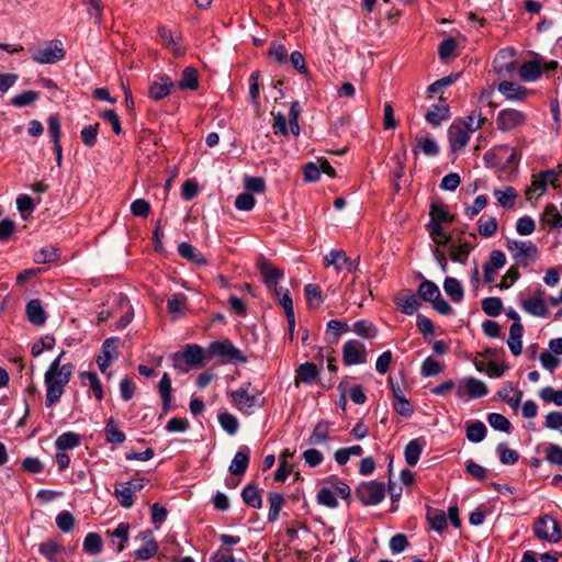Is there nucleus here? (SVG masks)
Masks as SVG:
<instances>
[{
    "instance_id": "nucleus-3",
    "label": "nucleus",
    "mask_w": 562,
    "mask_h": 562,
    "mask_svg": "<svg viewBox=\"0 0 562 562\" xmlns=\"http://www.w3.org/2000/svg\"><path fill=\"white\" fill-rule=\"evenodd\" d=\"M506 247L518 266L527 267L538 258V247L531 240L508 239Z\"/></svg>"
},
{
    "instance_id": "nucleus-2",
    "label": "nucleus",
    "mask_w": 562,
    "mask_h": 562,
    "mask_svg": "<svg viewBox=\"0 0 562 562\" xmlns=\"http://www.w3.org/2000/svg\"><path fill=\"white\" fill-rule=\"evenodd\" d=\"M234 405L244 414H251L255 409L265 404L261 393L251 387L250 383L241 385L239 389L229 393Z\"/></svg>"
},
{
    "instance_id": "nucleus-60",
    "label": "nucleus",
    "mask_w": 562,
    "mask_h": 562,
    "mask_svg": "<svg viewBox=\"0 0 562 562\" xmlns=\"http://www.w3.org/2000/svg\"><path fill=\"white\" fill-rule=\"evenodd\" d=\"M58 258V250L57 248L49 246L42 248L40 251H37L34 255V261L36 263H47V262H54Z\"/></svg>"
},
{
    "instance_id": "nucleus-24",
    "label": "nucleus",
    "mask_w": 562,
    "mask_h": 562,
    "mask_svg": "<svg viewBox=\"0 0 562 562\" xmlns=\"http://www.w3.org/2000/svg\"><path fill=\"white\" fill-rule=\"evenodd\" d=\"M249 453L250 450L248 447H241L236 454L234 456L232 463L229 465V472L234 475H241L246 472L249 464Z\"/></svg>"
},
{
    "instance_id": "nucleus-29",
    "label": "nucleus",
    "mask_w": 562,
    "mask_h": 562,
    "mask_svg": "<svg viewBox=\"0 0 562 562\" xmlns=\"http://www.w3.org/2000/svg\"><path fill=\"white\" fill-rule=\"evenodd\" d=\"M330 426L331 425L328 422H318L308 438V443L311 446L327 443V439L330 432Z\"/></svg>"
},
{
    "instance_id": "nucleus-59",
    "label": "nucleus",
    "mask_w": 562,
    "mask_h": 562,
    "mask_svg": "<svg viewBox=\"0 0 562 562\" xmlns=\"http://www.w3.org/2000/svg\"><path fill=\"white\" fill-rule=\"evenodd\" d=\"M317 502L321 505L327 506L329 508H335L338 505L335 492L327 486H324L318 491Z\"/></svg>"
},
{
    "instance_id": "nucleus-52",
    "label": "nucleus",
    "mask_w": 562,
    "mask_h": 562,
    "mask_svg": "<svg viewBox=\"0 0 562 562\" xmlns=\"http://www.w3.org/2000/svg\"><path fill=\"white\" fill-rule=\"evenodd\" d=\"M38 92L34 90L24 91L11 99V104L16 108H23L34 103L38 99Z\"/></svg>"
},
{
    "instance_id": "nucleus-14",
    "label": "nucleus",
    "mask_w": 562,
    "mask_h": 562,
    "mask_svg": "<svg viewBox=\"0 0 562 562\" xmlns=\"http://www.w3.org/2000/svg\"><path fill=\"white\" fill-rule=\"evenodd\" d=\"M184 361L192 367H203L210 361L209 348L204 350L199 345H188L182 353Z\"/></svg>"
},
{
    "instance_id": "nucleus-6",
    "label": "nucleus",
    "mask_w": 562,
    "mask_h": 562,
    "mask_svg": "<svg viewBox=\"0 0 562 562\" xmlns=\"http://www.w3.org/2000/svg\"><path fill=\"white\" fill-rule=\"evenodd\" d=\"M359 501L366 506L380 504L385 497L384 484L376 481L361 483L357 491Z\"/></svg>"
},
{
    "instance_id": "nucleus-9",
    "label": "nucleus",
    "mask_w": 562,
    "mask_h": 562,
    "mask_svg": "<svg viewBox=\"0 0 562 562\" xmlns=\"http://www.w3.org/2000/svg\"><path fill=\"white\" fill-rule=\"evenodd\" d=\"M342 360L346 366L364 363L367 361V349L358 340H349L342 347Z\"/></svg>"
},
{
    "instance_id": "nucleus-11",
    "label": "nucleus",
    "mask_w": 562,
    "mask_h": 562,
    "mask_svg": "<svg viewBox=\"0 0 562 562\" xmlns=\"http://www.w3.org/2000/svg\"><path fill=\"white\" fill-rule=\"evenodd\" d=\"M494 68L499 75H510L516 69V56L513 49L505 48L494 58Z\"/></svg>"
},
{
    "instance_id": "nucleus-45",
    "label": "nucleus",
    "mask_w": 562,
    "mask_h": 562,
    "mask_svg": "<svg viewBox=\"0 0 562 562\" xmlns=\"http://www.w3.org/2000/svg\"><path fill=\"white\" fill-rule=\"evenodd\" d=\"M180 89L195 90L199 87L198 71L192 67H187L182 72V78L178 82Z\"/></svg>"
},
{
    "instance_id": "nucleus-46",
    "label": "nucleus",
    "mask_w": 562,
    "mask_h": 562,
    "mask_svg": "<svg viewBox=\"0 0 562 562\" xmlns=\"http://www.w3.org/2000/svg\"><path fill=\"white\" fill-rule=\"evenodd\" d=\"M178 251L181 257H183L192 262H195L199 265L206 263V259L201 254L196 252V249L188 243H181L178 246Z\"/></svg>"
},
{
    "instance_id": "nucleus-5",
    "label": "nucleus",
    "mask_w": 562,
    "mask_h": 562,
    "mask_svg": "<svg viewBox=\"0 0 562 562\" xmlns=\"http://www.w3.org/2000/svg\"><path fill=\"white\" fill-rule=\"evenodd\" d=\"M535 536L540 540L557 543L561 540L562 533L555 519L549 515L539 517L533 524Z\"/></svg>"
},
{
    "instance_id": "nucleus-1",
    "label": "nucleus",
    "mask_w": 562,
    "mask_h": 562,
    "mask_svg": "<svg viewBox=\"0 0 562 562\" xmlns=\"http://www.w3.org/2000/svg\"><path fill=\"white\" fill-rule=\"evenodd\" d=\"M63 351L49 366L45 373L46 406L58 402L64 393L65 386L69 383L74 367L71 363L61 366Z\"/></svg>"
},
{
    "instance_id": "nucleus-15",
    "label": "nucleus",
    "mask_w": 562,
    "mask_h": 562,
    "mask_svg": "<svg viewBox=\"0 0 562 562\" xmlns=\"http://www.w3.org/2000/svg\"><path fill=\"white\" fill-rule=\"evenodd\" d=\"M415 157L418 154H423L427 157H437L440 153V147L435 138L429 136H417L415 138V145L412 149Z\"/></svg>"
},
{
    "instance_id": "nucleus-34",
    "label": "nucleus",
    "mask_w": 562,
    "mask_h": 562,
    "mask_svg": "<svg viewBox=\"0 0 562 562\" xmlns=\"http://www.w3.org/2000/svg\"><path fill=\"white\" fill-rule=\"evenodd\" d=\"M541 72V60L538 59L525 63L519 69L520 78L525 81H535Z\"/></svg>"
},
{
    "instance_id": "nucleus-19",
    "label": "nucleus",
    "mask_w": 562,
    "mask_h": 562,
    "mask_svg": "<svg viewBox=\"0 0 562 562\" xmlns=\"http://www.w3.org/2000/svg\"><path fill=\"white\" fill-rule=\"evenodd\" d=\"M394 303L407 315H412L420 306L417 296L408 290L398 292L394 297Z\"/></svg>"
},
{
    "instance_id": "nucleus-18",
    "label": "nucleus",
    "mask_w": 562,
    "mask_h": 562,
    "mask_svg": "<svg viewBox=\"0 0 562 562\" xmlns=\"http://www.w3.org/2000/svg\"><path fill=\"white\" fill-rule=\"evenodd\" d=\"M319 371L312 362L302 363L295 370L294 385L297 387L300 383L313 384L317 381Z\"/></svg>"
},
{
    "instance_id": "nucleus-8",
    "label": "nucleus",
    "mask_w": 562,
    "mask_h": 562,
    "mask_svg": "<svg viewBox=\"0 0 562 562\" xmlns=\"http://www.w3.org/2000/svg\"><path fill=\"white\" fill-rule=\"evenodd\" d=\"M65 57L63 44L59 41L47 43L44 47L37 49L32 59L38 64H55Z\"/></svg>"
},
{
    "instance_id": "nucleus-51",
    "label": "nucleus",
    "mask_w": 562,
    "mask_h": 562,
    "mask_svg": "<svg viewBox=\"0 0 562 562\" xmlns=\"http://www.w3.org/2000/svg\"><path fill=\"white\" fill-rule=\"evenodd\" d=\"M442 370L443 366L439 361L435 360L431 357H428L424 360L422 364L420 373L423 376H435L441 373Z\"/></svg>"
},
{
    "instance_id": "nucleus-49",
    "label": "nucleus",
    "mask_w": 562,
    "mask_h": 562,
    "mask_svg": "<svg viewBox=\"0 0 562 562\" xmlns=\"http://www.w3.org/2000/svg\"><path fill=\"white\" fill-rule=\"evenodd\" d=\"M427 520L431 528L438 532L443 531L447 528V518L442 512L436 509H428Z\"/></svg>"
},
{
    "instance_id": "nucleus-33",
    "label": "nucleus",
    "mask_w": 562,
    "mask_h": 562,
    "mask_svg": "<svg viewBox=\"0 0 562 562\" xmlns=\"http://www.w3.org/2000/svg\"><path fill=\"white\" fill-rule=\"evenodd\" d=\"M424 449V442L420 439L411 440L404 450L405 461L408 465L414 467L417 464Z\"/></svg>"
},
{
    "instance_id": "nucleus-30",
    "label": "nucleus",
    "mask_w": 562,
    "mask_h": 562,
    "mask_svg": "<svg viewBox=\"0 0 562 562\" xmlns=\"http://www.w3.org/2000/svg\"><path fill=\"white\" fill-rule=\"evenodd\" d=\"M494 198L498 204L505 209H513L515 206L518 193L514 187H506L505 189H496L493 192Z\"/></svg>"
},
{
    "instance_id": "nucleus-43",
    "label": "nucleus",
    "mask_w": 562,
    "mask_h": 562,
    "mask_svg": "<svg viewBox=\"0 0 562 562\" xmlns=\"http://www.w3.org/2000/svg\"><path fill=\"white\" fill-rule=\"evenodd\" d=\"M352 330L359 337L372 339L378 335V328L369 321H358L353 324Z\"/></svg>"
},
{
    "instance_id": "nucleus-47",
    "label": "nucleus",
    "mask_w": 562,
    "mask_h": 562,
    "mask_svg": "<svg viewBox=\"0 0 562 562\" xmlns=\"http://www.w3.org/2000/svg\"><path fill=\"white\" fill-rule=\"evenodd\" d=\"M486 435V427L482 422H472L467 427V438L472 442H481Z\"/></svg>"
},
{
    "instance_id": "nucleus-62",
    "label": "nucleus",
    "mask_w": 562,
    "mask_h": 562,
    "mask_svg": "<svg viewBox=\"0 0 562 562\" xmlns=\"http://www.w3.org/2000/svg\"><path fill=\"white\" fill-rule=\"evenodd\" d=\"M488 424L496 430L508 432L510 429V422L498 413H491L487 416Z\"/></svg>"
},
{
    "instance_id": "nucleus-56",
    "label": "nucleus",
    "mask_w": 562,
    "mask_h": 562,
    "mask_svg": "<svg viewBox=\"0 0 562 562\" xmlns=\"http://www.w3.org/2000/svg\"><path fill=\"white\" fill-rule=\"evenodd\" d=\"M104 431L111 443H122L125 440V435L115 426L113 418L108 420Z\"/></svg>"
},
{
    "instance_id": "nucleus-7",
    "label": "nucleus",
    "mask_w": 562,
    "mask_h": 562,
    "mask_svg": "<svg viewBox=\"0 0 562 562\" xmlns=\"http://www.w3.org/2000/svg\"><path fill=\"white\" fill-rule=\"evenodd\" d=\"M527 115L525 112L516 109H503L497 113L496 125L502 132H510L519 126L525 125Z\"/></svg>"
},
{
    "instance_id": "nucleus-63",
    "label": "nucleus",
    "mask_w": 562,
    "mask_h": 562,
    "mask_svg": "<svg viewBox=\"0 0 562 562\" xmlns=\"http://www.w3.org/2000/svg\"><path fill=\"white\" fill-rule=\"evenodd\" d=\"M428 229L430 237L437 245H447L450 241V236L443 232L441 225L429 223Z\"/></svg>"
},
{
    "instance_id": "nucleus-37",
    "label": "nucleus",
    "mask_w": 562,
    "mask_h": 562,
    "mask_svg": "<svg viewBox=\"0 0 562 562\" xmlns=\"http://www.w3.org/2000/svg\"><path fill=\"white\" fill-rule=\"evenodd\" d=\"M130 483H121L114 490V495L117 498L119 503L125 507L130 508L133 505V490H131Z\"/></svg>"
},
{
    "instance_id": "nucleus-57",
    "label": "nucleus",
    "mask_w": 562,
    "mask_h": 562,
    "mask_svg": "<svg viewBox=\"0 0 562 562\" xmlns=\"http://www.w3.org/2000/svg\"><path fill=\"white\" fill-rule=\"evenodd\" d=\"M218 422H220V425L222 426V428L227 431L229 435H235L238 430V420L237 418L227 413V412H224V413H221L218 415Z\"/></svg>"
},
{
    "instance_id": "nucleus-31",
    "label": "nucleus",
    "mask_w": 562,
    "mask_h": 562,
    "mask_svg": "<svg viewBox=\"0 0 562 562\" xmlns=\"http://www.w3.org/2000/svg\"><path fill=\"white\" fill-rule=\"evenodd\" d=\"M522 325L520 323H513L509 328V338L507 340V345L513 352L514 356H518L522 350Z\"/></svg>"
},
{
    "instance_id": "nucleus-50",
    "label": "nucleus",
    "mask_w": 562,
    "mask_h": 562,
    "mask_svg": "<svg viewBox=\"0 0 562 562\" xmlns=\"http://www.w3.org/2000/svg\"><path fill=\"white\" fill-rule=\"evenodd\" d=\"M270 508L268 519L274 521L278 519L280 510L284 503V497L280 493H270L268 496Z\"/></svg>"
},
{
    "instance_id": "nucleus-61",
    "label": "nucleus",
    "mask_w": 562,
    "mask_h": 562,
    "mask_svg": "<svg viewBox=\"0 0 562 562\" xmlns=\"http://www.w3.org/2000/svg\"><path fill=\"white\" fill-rule=\"evenodd\" d=\"M304 292L310 306H319L323 302L322 292L318 285L308 283L305 285Z\"/></svg>"
},
{
    "instance_id": "nucleus-27",
    "label": "nucleus",
    "mask_w": 562,
    "mask_h": 562,
    "mask_svg": "<svg viewBox=\"0 0 562 562\" xmlns=\"http://www.w3.org/2000/svg\"><path fill=\"white\" fill-rule=\"evenodd\" d=\"M26 314L30 323L36 326H42L46 322V315L37 299L31 300L26 305Z\"/></svg>"
},
{
    "instance_id": "nucleus-36",
    "label": "nucleus",
    "mask_w": 562,
    "mask_h": 562,
    "mask_svg": "<svg viewBox=\"0 0 562 562\" xmlns=\"http://www.w3.org/2000/svg\"><path fill=\"white\" fill-rule=\"evenodd\" d=\"M449 119V108L447 105H434L426 113V121L432 126H439Z\"/></svg>"
},
{
    "instance_id": "nucleus-48",
    "label": "nucleus",
    "mask_w": 562,
    "mask_h": 562,
    "mask_svg": "<svg viewBox=\"0 0 562 562\" xmlns=\"http://www.w3.org/2000/svg\"><path fill=\"white\" fill-rule=\"evenodd\" d=\"M241 496L244 502L254 508H260L262 506V498L258 488L254 485H247L243 490Z\"/></svg>"
},
{
    "instance_id": "nucleus-16",
    "label": "nucleus",
    "mask_w": 562,
    "mask_h": 562,
    "mask_svg": "<svg viewBox=\"0 0 562 562\" xmlns=\"http://www.w3.org/2000/svg\"><path fill=\"white\" fill-rule=\"evenodd\" d=\"M117 338H108L102 345L101 355L97 358V363L101 372H105L109 368L110 363L114 358H116V349H117Z\"/></svg>"
},
{
    "instance_id": "nucleus-54",
    "label": "nucleus",
    "mask_w": 562,
    "mask_h": 562,
    "mask_svg": "<svg viewBox=\"0 0 562 562\" xmlns=\"http://www.w3.org/2000/svg\"><path fill=\"white\" fill-rule=\"evenodd\" d=\"M486 117L482 115L481 111H472L464 122H461L464 126H467V131L469 133L475 132L482 127Z\"/></svg>"
},
{
    "instance_id": "nucleus-44",
    "label": "nucleus",
    "mask_w": 562,
    "mask_h": 562,
    "mask_svg": "<svg viewBox=\"0 0 562 562\" xmlns=\"http://www.w3.org/2000/svg\"><path fill=\"white\" fill-rule=\"evenodd\" d=\"M130 525L127 522H120L112 532V541L116 544V549L121 552L125 548L128 539Z\"/></svg>"
},
{
    "instance_id": "nucleus-64",
    "label": "nucleus",
    "mask_w": 562,
    "mask_h": 562,
    "mask_svg": "<svg viewBox=\"0 0 562 562\" xmlns=\"http://www.w3.org/2000/svg\"><path fill=\"white\" fill-rule=\"evenodd\" d=\"M540 397L547 403H554L558 406H562V389L554 390L551 386L543 387L540 391Z\"/></svg>"
},
{
    "instance_id": "nucleus-22",
    "label": "nucleus",
    "mask_w": 562,
    "mask_h": 562,
    "mask_svg": "<svg viewBox=\"0 0 562 562\" xmlns=\"http://www.w3.org/2000/svg\"><path fill=\"white\" fill-rule=\"evenodd\" d=\"M498 91L510 101H522L527 98L528 91L526 88L514 83L512 81H502L498 85Z\"/></svg>"
},
{
    "instance_id": "nucleus-4",
    "label": "nucleus",
    "mask_w": 562,
    "mask_h": 562,
    "mask_svg": "<svg viewBox=\"0 0 562 562\" xmlns=\"http://www.w3.org/2000/svg\"><path fill=\"white\" fill-rule=\"evenodd\" d=\"M209 356L210 360L216 357L232 363H244L247 361L241 350L236 348L228 339L211 342L209 345Z\"/></svg>"
},
{
    "instance_id": "nucleus-38",
    "label": "nucleus",
    "mask_w": 562,
    "mask_h": 562,
    "mask_svg": "<svg viewBox=\"0 0 562 562\" xmlns=\"http://www.w3.org/2000/svg\"><path fill=\"white\" fill-rule=\"evenodd\" d=\"M418 294L423 300L431 303L436 299H439L441 293L436 283L425 280L419 284Z\"/></svg>"
},
{
    "instance_id": "nucleus-39",
    "label": "nucleus",
    "mask_w": 562,
    "mask_h": 562,
    "mask_svg": "<svg viewBox=\"0 0 562 562\" xmlns=\"http://www.w3.org/2000/svg\"><path fill=\"white\" fill-rule=\"evenodd\" d=\"M395 398L394 409L402 416L409 417L413 414V408L409 402L405 398L400 387H393Z\"/></svg>"
},
{
    "instance_id": "nucleus-40",
    "label": "nucleus",
    "mask_w": 562,
    "mask_h": 562,
    "mask_svg": "<svg viewBox=\"0 0 562 562\" xmlns=\"http://www.w3.org/2000/svg\"><path fill=\"white\" fill-rule=\"evenodd\" d=\"M471 250L472 245L468 241H463L458 245L452 244L449 249L450 258L453 261L464 263Z\"/></svg>"
},
{
    "instance_id": "nucleus-20",
    "label": "nucleus",
    "mask_w": 562,
    "mask_h": 562,
    "mask_svg": "<svg viewBox=\"0 0 562 562\" xmlns=\"http://www.w3.org/2000/svg\"><path fill=\"white\" fill-rule=\"evenodd\" d=\"M138 537L144 540V544L135 551V555L143 561L148 560L157 553L158 543L153 539L150 530L142 531Z\"/></svg>"
},
{
    "instance_id": "nucleus-32",
    "label": "nucleus",
    "mask_w": 562,
    "mask_h": 562,
    "mask_svg": "<svg viewBox=\"0 0 562 562\" xmlns=\"http://www.w3.org/2000/svg\"><path fill=\"white\" fill-rule=\"evenodd\" d=\"M167 307L175 318L184 315L187 311V296L182 293L172 294L167 301Z\"/></svg>"
},
{
    "instance_id": "nucleus-28",
    "label": "nucleus",
    "mask_w": 562,
    "mask_h": 562,
    "mask_svg": "<svg viewBox=\"0 0 562 562\" xmlns=\"http://www.w3.org/2000/svg\"><path fill=\"white\" fill-rule=\"evenodd\" d=\"M158 391L162 402V412L166 414L170 411L171 401H172V389H171V380L167 373H164L159 383Z\"/></svg>"
},
{
    "instance_id": "nucleus-17",
    "label": "nucleus",
    "mask_w": 562,
    "mask_h": 562,
    "mask_svg": "<svg viewBox=\"0 0 562 562\" xmlns=\"http://www.w3.org/2000/svg\"><path fill=\"white\" fill-rule=\"evenodd\" d=\"M543 295V291L539 290L537 291L535 296L525 300L521 305L524 311L537 317H546L549 311L544 302Z\"/></svg>"
},
{
    "instance_id": "nucleus-35",
    "label": "nucleus",
    "mask_w": 562,
    "mask_h": 562,
    "mask_svg": "<svg viewBox=\"0 0 562 562\" xmlns=\"http://www.w3.org/2000/svg\"><path fill=\"white\" fill-rule=\"evenodd\" d=\"M443 290L453 302H460L463 299V288L460 281L453 277H447L445 279Z\"/></svg>"
},
{
    "instance_id": "nucleus-55",
    "label": "nucleus",
    "mask_w": 562,
    "mask_h": 562,
    "mask_svg": "<svg viewBox=\"0 0 562 562\" xmlns=\"http://www.w3.org/2000/svg\"><path fill=\"white\" fill-rule=\"evenodd\" d=\"M430 223H448L452 221V216L447 212L443 205L432 204L430 209Z\"/></svg>"
},
{
    "instance_id": "nucleus-41",
    "label": "nucleus",
    "mask_w": 562,
    "mask_h": 562,
    "mask_svg": "<svg viewBox=\"0 0 562 562\" xmlns=\"http://www.w3.org/2000/svg\"><path fill=\"white\" fill-rule=\"evenodd\" d=\"M79 443H80L79 435L71 432V431L65 432V434L58 436L55 441V446H56L57 450H61V451H65L68 449H74L77 446H79Z\"/></svg>"
},
{
    "instance_id": "nucleus-58",
    "label": "nucleus",
    "mask_w": 562,
    "mask_h": 562,
    "mask_svg": "<svg viewBox=\"0 0 562 562\" xmlns=\"http://www.w3.org/2000/svg\"><path fill=\"white\" fill-rule=\"evenodd\" d=\"M83 549L88 553H99L102 549V539L95 532H90L86 536L83 541Z\"/></svg>"
},
{
    "instance_id": "nucleus-13",
    "label": "nucleus",
    "mask_w": 562,
    "mask_h": 562,
    "mask_svg": "<svg viewBox=\"0 0 562 562\" xmlns=\"http://www.w3.org/2000/svg\"><path fill=\"white\" fill-rule=\"evenodd\" d=\"M259 271L262 276L263 283L270 291H274L278 286L279 280L283 278V270L272 266L266 260L258 265Z\"/></svg>"
},
{
    "instance_id": "nucleus-10",
    "label": "nucleus",
    "mask_w": 562,
    "mask_h": 562,
    "mask_svg": "<svg viewBox=\"0 0 562 562\" xmlns=\"http://www.w3.org/2000/svg\"><path fill=\"white\" fill-rule=\"evenodd\" d=\"M448 139L452 151L462 149L470 139V133L461 122H454L448 128Z\"/></svg>"
},
{
    "instance_id": "nucleus-12",
    "label": "nucleus",
    "mask_w": 562,
    "mask_h": 562,
    "mask_svg": "<svg viewBox=\"0 0 562 562\" xmlns=\"http://www.w3.org/2000/svg\"><path fill=\"white\" fill-rule=\"evenodd\" d=\"M326 266H334L337 271H353L356 262L350 260L344 250L333 249L324 258Z\"/></svg>"
},
{
    "instance_id": "nucleus-53",
    "label": "nucleus",
    "mask_w": 562,
    "mask_h": 562,
    "mask_svg": "<svg viewBox=\"0 0 562 562\" xmlns=\"http://www.w3.org/2000/svg\"><path fill=\"white\" fill-rule=\"evenodd\" d=\"M503 303L499 297H486L482 301V310L488 316H498L502 312Z\"/></svg>"
},
{
    "instance_id": "nucleus-26",
    "label": "nucleus",
    "mask_w": 562,
    "mask_h": 562,
    "mask_svg": "<svg viewBox=\"0 0 562 562\" xmlns=\"http://www.w3.org/2000/svg\"><path fill=\"white\" fill-rule=\"evenodd\" d=\"M541 221L551 228H561L562 202L561 210H559L554 204H548L542 212Z\"/></svg>"
},
{
    "instance_id": "nucleus-21",
    "label": "nucleus",
    "mask_w": 562,
    "mask_h": 562,
    "mask_svg": "<svg viewBox=\"0 0 562 562\" xmlns=\"http://www.w3.org/2000/svg\"><path fill=\"white\" fill-rule=\"evenodd\" d=\"M158 34L162 45L167 47L173 55L180 56L182 54V48L180 46L181 36L179 34H175L166 26H160L158 29Z\"/></svg>"
},
{
    "instance_id": "nucleus-42",
    "label": "nucleus",
    "mask_w": 562,
    "mask_h": 562,
    "mask_svg": "<svg viewBox=\"0 0 562 562\" xmlns=\"http://www.w3.org/2000/svg\"><path fill=\"white\" fill-rule=\"evenodd\" d=\"M465 387L469 391V398H480L488 393L486 384L475 378H467Z\"/></svg>"
},
{
    "instance_id": "nucleus-25",
    "label": "nucleus",
    "mask_w": 562,
    "mask_h": 562,
    "mask_svg": "<svg viewBox=\"0 0 562 562\" xmlns=\"http://www.w3.org/2000/svg\"><path fill=\"white\" fill-rule=\"evenodd\" d=\"M175 86V82L169 77H161L159 81L150 85L149 95L154 100H160L167 97Z\"/></svg>"
},
{
    "instance_id": "nucleus-23",
    "label": "nucleus",
    "mask_w": 562,
    "mask_h": 562,
    "mask_svg": "<svg viewBox=\"0 0 562 562\" xmlns=\"http://www.w3.org/2000/svg\"><path fill=\"white\" fill-rule=\"evenodd\" d=\"M547 182L542 172L532 175L531 183L525 190V196L527 201L531 202L533 200H538L541 195H543L547 191Z\"/></svg>"
}]
</instances>
